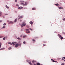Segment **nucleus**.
I'll list each match as a JSON object with an SVG mask.
<instances>
[{
	"label": "nucleus",
	"instance_id": "obj_8",
	"mask_svg": "<svg viewBox=\"0 0 65 65\" xmlns=\"http://www.w3.org/2000/svg\"><path fill=\"white\" fill-rule=\"evenodd\" d=\"M29 23H30V24H31V25H32V24H33V22H32V21H30L29 22Z\"/></svg>",
	"mask_w": 65,
	"mask_h": 65
},
{
	"label": "nucleus",
	"instance_id": "obj_36",
	"mask_svg": "<svg viewBox=\"0 0 65 65\" xmlns=\"http://www.w3.org/2000/svg\"><path fill=\"white\" fill-rule=\"evenodd\" d=\"M29 29L31 31H32V30H33V29L31 28H29Z\"/></svg>",
	"mask_w": 65,
	"mask_h": 65
},
{
	"label": "nucleus",
	"instance_id": "obj_20",
	"mask_svg": "<svg viewBox=\"0 0 65 65\" xmlns=\"http://www.w3.org/2000/svg\"><path fill=\"white\" fill-rule=\"evenodd\" d=\"M2 13V12H1V11H0V16H1V14Z\"/></svg>",
	"mask_w": 65,
	"mask_h": 65
},
{
	"label": "nucleus",
	"instance_id": "obj_51",
	"mask_svg": "<svg viewBox=\"0 0 65 65\" xmlns=\"http://www.w3.org/2000/svg\"><path fill=\"white\" fill-rule=\"evenodd\" d=\"M7 22H9V21L8 20L7 21Z\"/></svg>",
	"mask_w": 65,
	"mask_h": 65
},
{
	"label": "nucleus",
	"instance_id": "obj_2",
	"mask_svg": "<svg viewBox=\"0 0 65 65\" xmlns=\"http://www.w3.org/2000/svg\"><path fill=\"white\" fill-rule=\"evenodd\" d=\"M26 25V23L24 22H23L22 23V24L21 25V27L22 28L23 27V26H25Z\"/></svg>",
	"mask_w": 65,
	"mask_h": 65
},
{
	"label": "nucleus",
	"instance_id": "obj_41",
	"mask_svg": "<svg viewBox=\"0 0 65 65\" xmlns=\"http://www.w3.org/2000/svg\"><path fill=\"white\" fill-rule=\"evenodd\" d=\"M16 6H19V5H18V4H16Z\"/></svg>",
	"mask_w": 65,
	"mask_h": 65
},
{
	"label": "nucleus",
	"instance_id": "obj_4",
	"mask_svg": "<svg viewBox=\"0 0 65 65\" xmlns=\"http://www.w3.org/2000/svg\"><path fill=\"white\" fill-rule=\"evenodd\" d=\"M13 22L12 21H10L9 23H8V24H13Z\"/></svg>",
	"mask_w": 65,
	"mask_h": 65
},
{
	"label": "nucleus",
	"instance_id": "obj_50",
	"mask_svg": "<svg viewBox=\"0 0 65 65\" xmlns=\"http://www.w3.org/2000/svg\"><path fill=\"white\" fill-rule=\"evenodd\" d=\"M34 65H36V64H34Z\"/></svg>",
	"mask_w": 65,
	"mask_h": 65
},
{
	"label": "nucleus",
	"instance_id": "obj_23",
	"mask_svg": "<svg viewBox=\"0 0 65 65\" xmlns=\"http://www.w3.org/2000/svg\"><path fill=\"white\" fill-rule=\"evenodd\" d=\"M3 40H5V37H4V38H3Z\"/></svg>",
	"mask_w": 65,
	"mask_h": 65
},
{
	"label": "nucleus",
	"instance_id": "obj_19",
	"mask_svg": "<svg viewBox=\"0 0 65 65\" xmlns=\"http://www.w3.org/2000/svg\"><path fill=\"white\" fill-rule=\"evenodd\" d=\"M36 62V61L34 60H33L32 61V63H34V62Z\"/></svg>",
	"mask_w": 65,
	"mask_h": 65
},
{
	"label": "nucleus",
	"instance_id": "obj_40",
	"mask_svg": "<svg viewBox=\"0 0 65 65\" xmlns=\"http://www.w3.org/2000/svg\"><path fill=\"white\" fill-rule=\"evenodd\" d=\"M23 37V36H22V35L20 36V37Z\"/></svg>",
	"mask_w": 65,
	"mask_h": 65
},
{
	"label": "nucleus",
	"instance_id": "obj_35",
	"mask_svg": "<svg viewBox=\"0 0 65 65\" xmlns=\"http://www.w3.org/2000/svg\"><path fill=\"white\" fill-rule=\"evenodd\" d=\"M4 49V48H1L0 49V50H3Z\"/></svg>",
	"mask_w": 65,
	"mask_h": 65
},
{
	"label": "nucleus",
	"instance_id": "obj_55",
	"mask_svg": "<svg viewBox=\"0 0 65 65\" xmlns=\"http://www.w3.org/2000/svg\"><path fill=\"white\" fill-rule=\"evenodd\" d=\"M64 61H65V60Z\"/></svg>",
	"mask_w": 65,
	"mask_h": 65
},
{
	"label": "nucleus",
	"instance_id": "obj_11",
	"mask_svg": "<svg viewBox=\"0 0 65 65\" xmlns=\"http://www.w3.org/2000/svg\"><path fill=\"white\" fill-rule=\"evenodd\" d=\"M17 19H16L14 20V22L15 23V22H17Z\"/></svg>",
	"mask_w": 65,
	"mask_h": 65
},
{
	"label": "nucleus",
	"instance_id": "obj_21",
	"mask_svg": "<svg viewBox=\"0 0 65 65\" xmlns=\"http://www.w3.org/2000/svg\"><path fill=\"white\" fill-rule=\"evenodd\" d=\"M29 64H30V65H32V64L30 62H29Z\"/></svg>",
	"mask_w": 65,
	"mask_h": 65
},
{
	"label": "nucleus",
	"instance_id": "obj_53",
	"mask_svg": "<svg viewBox=\"0 0 65 65\" xmlns=\"http://www.w3.org/2000/svg\"><path fill=\"white\" fill-rule=\"evenodd\" d=\"M21 31H23V30L21 29Z\"/></svg>",
	"mask_w": 65,
	"mask_h": 65
},
{
	"label": "nucleus",
	"instance_id": "obj_13",
	"mask_svg": "<svg viewBox=\"0 0 65 65\" xmlns=\"http://www.w3.org/2000/svg\"><path fill=\"white\" fill-rule=\"evenodd\" d=\"M30 31H27L26 32V33H30Z\"/></svg>",
	"mask_w": 65,
	"mask_h": 65
},
{
	"label": "nucleus",
	"instance_id": "obj_25",
	"mask_svg": "<svg viewBox=\"0 0 65 65\" xmlns=\"http://www.w3.org/2000/svg\"><path fill=\"white\" fill-rule=\"evenodd\" d=\"M60 39H63V37H61L60 38Z\"/></svg>",
	"mask_w": 65,
	"mask_h": 65
},
{
	"label": "nucleus",
	"instance_id": "obj_47",
	"mask_svg": "<svg viewBox=\"0 0 65 65\" xmlns=\"http://www.w3.org/2000/svg\"><path fill=\"white\" fill-rule=\"evenodd\" d=\"M22 8H23V7H21V9H22Z\"/></svg>",
	"mask_w": 65,
	"mask_h": 65
},
{
	"label": "nucleus",
	"instance_id": "obj_45",
	"mask_svg": "<svg viewBox=\"0 0 65 65\" xmlns=\"http://www.w3.org/2000/svg\"><path fill=\"white\" fill-rule=\"evenodd\" d=\"M15 2H17V0H15Z\"/></svg>",
	"mask_w": 65,
	"mask_h": 65
},
{
	"label": "nucleus",
	"instance_id": "obj_49",
	"mask_svg": "<svg viewBox=\"0 0 65 65\" xmlns=\"http://www.w3.org/2000/svg\"><path fill=\"white\" fill-rule=\"evenodd\" d=\"M43 46H45V44H43Z\"/></svg>",
	"mask_w": 65,
	"mask_h": 65
},
{
	"label": "nucleus",
	"instance_id": "obj_28",
	"mask_svg": "<svg viewBox=\"0 0 65 65\" xmlns=\"http://www.w3.org/2000/svg\"><path fill=\"white\" fill-rule=\"evenodd\" d=\"M26 31H29V29H26Z\"/></svg>",
	"mask_w": 65,
	"mask_h": 65
},
{
	"label": "nucleus",
	"instance_id": "obj_15",
	"mask_svg": "<svg viewBox=\"0 0 65 65\" xmlns=\"http://www.w3.org/2000/svg\"><path fill=\"white\" fill-rule=\"evenodd\" d=\"M8 44H10V45H12V43L11 42H8Z\"/></svg>",
	"mask_w": 65,
	"mask_h": 65
},
{
	"label": "nucleus",
	"instance_id": "obj_7",
	"mask_svg": "<svg viewBox=\"0 0 65 65\" xmlns=\"http://www.w3.org/2000/svg\"><path fill=\"white\" fill-rule=\"evenodd\" d=\"M23 18V16H20V17L19 18V19H18L19 20H20V19L21 18Z\"/></svg>",
	"mask_w": 65,
	"mask_h": 65
},
{
	"label": "nucleus",
	"instance_id": "obj_9",
	"mask_svg": "<svg viewBox=\"0 0 65 65\" xmlns=\"http://www.w3.org/2000/svg\"><path fill=\"white\" fill-rule=\"evenodd\" d=\"M55 5H56V6H59V4H55Z\"/></svg>",
	"mask_w": 65,
	"mask_h": 65
},
{
	"label": "nucleus",
	"instance_id": "obj_38",
	"mask_svg": "<svg viewBox=\"0 0 65 65\" xmlns=\"http://www.w3.org/2000/svg\"><path fill=\"white\" fill-rule=\"evenodd\" d=\"M62 33H63V34H65V32H62Z\"/></svg>",
	"mask_w": 65,
	"mask_h": 65
},
{
	"label": "nucleus",
	"instance_id": "obj_27",
	"mask_svg": "<svg viewBox=\"0 0 65 65\" xmlns=\"http://www.w3.org/2000/svg\"><path fill=\"white\" fill-rule=\"evenodd\" d=\"M26 27H27V28H28L29 27V26L28 25H26Z\"/></svg>",
	"mask_w": 65,
	"mask_h": 65
},
{
	"label": "nucleus",
	"instance_id": "obj_52",
	"mask_svg": "<svg viewBox=\"0 0 65 65\" xmlns=\"http://www.w3.org/2000/svg\"><path fill=\"white\" fill-rule=\"evenodd\" d=\"M7 14H6V15H7Z\"/></svg>",
	"mask_w": 65,
	"mask_h": 65
},
{
	"label": "nucleus",
	"instance_id": "obj_31",
	"mask_svg": "<svg viewBox=\"0 0 65 65\" xmlns=\"http://www.w3.org/2000/svg\"><path fill=\"white\" fill-rule=\"evenodd\" d=\"M23 43H24V44H25L26 43V42L25 41H24L23 42Z\"/></svg>",
	"mask_w": 65,
	"mask_h": 65
},
{
	"label": "nucleus",
	"instance_id": "obj_14",
	"mask_svg": "<svg viewBox=\"0 0 65 65\" xmlns=\"http://www.w3.org/2000/svg\"><path fill=\"white\" fill-rule=\"evenodd\" d=\"M58 36L59 37H62V36H61V35H60L58 34Z\"/></svg>",
	"mask_w": 65,
	"mask_h": 65
},
{
	"label": "nucleus",
	"instance_id": "obj_44",
	"mask_svg": "<svg viewBox=\"0 0 65 65\" xmlns=\"http://www.w3.org/2000/svg\"><path fill=\"white\" fill-rule=\"evenodd\" d=\"M2 20H0V23H1V22H2Z\"/></svg>",
	"mask_w": 65,
	"mask_h": 65
},
{
	"label": "nucleus",
	"instance_id": "obj_12",
	"mask_svg": "<svg viewBox=\"0 0 65 65\" xmlns=\"http://www.w3.org/2000/svg\"><path fill=\"white\" fill-rule=\"evenodd\" d=\"M37 65H40V63L39 62H38L37 63Z\"/></svg>",
	"mask_w": 65,
	"mask_h": 65
},
{
	"label": "nucleus",
	"instance_id": "obj_37",
	"mask_svg": "<svg viewBox=\"0 0 65 65\" xmlns=\"http://www.w3.org/2000/svg\"><path fill=\"white\" fill-rule=\"evenodd\" d=\"M32 41H35V40L34 39H33L32 40Z\"/></svg>",
	"mask_w": 65,
	"mask_h": 65
},
{
	"label": "nucleus",
	"instance_id": "obj_6",
	"mask_svg": "<svg viewBox=\"0 0 65 65\" xmlns=\"http://www.w3.org/2000/svg\"><path fill=\"white\" fill-rule=\"evenodd\" d=\"M51 60L52 61V62H55V63L57 62V61H55L54 59H51Z\"/></svg>",
	"mask_w": 65,
	"mask_h": 65
},
{
	"label": "nucleus",
	"instance_id": "obj_48",
	"mask_svg": "<svg viewBox=\"0 0 65 65\" xmlns=\"http://www.w3.org/2000/svg\"><path fill=\"white\" fill-rule=\"evenodd\" d=\"M63 58L65 59V57H63Z\"/></svg>",
	"mask_w": 65,
	"mask_h": 65
},
{
	"label": "nucleus",
	"instance_id": "obj_30",
	"mask_svg": "<svg viewBox=\"0 0 65 65\" xmlns=\"http://www.w3.org/2000/svg\"><path fill=\"white\" fill-rule=\"evenodd\" d=\"M5 28V26H4L3 27V28Z\"/></svg>",
	"mask_w": 65,
	"mask_h": 65
},
{
	"label": "nucleus",
	"instance_id": "obj_5",
	"mask_svg": "<svg viewBox=\"0 0 65 65\" xmlns=\"http://www.w3.org/2000/svg\"><path fill=\"white\" fill-rule=\"evenodd\" d=\"M12 43L13 45H15V44H14V43H17V42H12Z\"/></svg>",
	"mask_w": 65,
	"mask_h": 65
},
{
	"label": "nucleus",
	"instance_id": "obj_54",
	"mask_svg": "<svg viewBox=\"0 0 65 65\" xmlns=\"http://www.w3.org/2000/svg\"><path fill=\"white\" fill-rule=\"evenodd\" d=\"M3 18H4V16H3Z\"/></svg>",
	"mask_w": 65,
	"mask_h": 65
},
{
	"label": "nucleus",
	"instance_id": "obj_33",
	"mask_svg": "<svg viewBox=\"0 0 65 65\" xmlns=\"http://www.w3.org/2000/svg\"><path fill=\"white\" fill-rule=\"evenodd\" d=\"M62 20H63V21H65V18L63 19H62Z\"/></svg>",
	"mask_w": 65,
	"mask_h": 65
},
{
	"label": "nucleus",
	"instance_id": "obj_42",
	"mask_svg": "<svg viewBox=\"0 0 65 65\" xmlns=\"http://www.w3.org/2000/svg\"><path fill=\"white\" fill-rule=\"evenodd\" d=\"M21 45H22V44H19V46H21Z\"/></svg>",
	"mask_w": 65,
	"mask_h": 65
},
{
	"label": "nucleus",
	"instance_id": "obj_1",
	"mask_svg": "<svg viewBox=\"0 0 65 65\" xmlns=\"http://www.w3.org/2000/svg\"><path fill=\"white\" fill-rule=\"evenodd\" d=\"M25 4H24L23 3H21V5H23V6H26L27 5V2H25Z\"/></svg>",
	"mask_w": 65,
	"mask_h": 65
},
{
	"label": "nucleus",
	"instance_id": "obj_43",
	"mask_svg": "<svg viewBox=\"0 0 65 65\" xmlns=\"http://www.w3.org/2000/svg\"><path fill=\"white\" fill-rule=\"evenodd\" d=\"M64 65V64L63 63H62L61 64V65Z\"/></svg>",
	"mask_w": 65,
	"mask_h": 65
},
{
	"label": "nucleus",
	"instance_id": "obj_39",
	"mask_svg": "<svg viewBox=\"0 0 65 65\" xmlns=\"http://www.w3.org/2000/svg\"><path fill=\"white\" fill-rule=\"evenodd\" d=\"M18 9H21V7H19Z\"/></svg>",
	"mask_w": 65,
	"mask_h": 65
},
{
	"label": "nucleus",
	"instance_id": "obj_17",
	"mask_svg": "<svg viewBox=\"0 0 65 65\" xmlns=\"http://www.w3.org/2000/svg\"><path fill=\"white\" fill-rule=\"evenodd\" d=\"M26 37V35H25L24 36H23V38H25V37Z\"/></svg>",
	"mask_w": 65,
	"mask_h": 65
},
{
	"label": "nucleus",
	"instance_id": "obj_16",
	"mask_svg": "<svg viewBox=\"0 0 65 65\" xmlns=\"http://www.w3.org/2000/svg\"><path fill=\"white\" fill-rule=\"evenodd\" d=\"M6 8H8V9L9 8V7L7 6V5L6 6Z\"/></svg>",
	"mask_w": 65,
	"mask_h": 65
},
{
	"label": "nucleus",
	"instance_id": "obj_29",
	"mask_svg": "<svg viewBox=\"0 0 65 65\" xmlns=\"http://www.w3.org/2000/svg\"><path fill=\"white\" fill-rule=\"evenodd\" d=\"M20 2H24V1H20Z\"/></svg>",
	"mask_w": 65,
	"mask_h": 65
},
{
	"label": "nucleus",
	"instance_id": "obj_32",
	"mask_svg": "<svg viewBox=\"0 0 65 65\" xmlns=\"http://www.w3.org/2000/svg\"><path fill=\"white\" fill-rule=\"evenodd\" d=\"M62 60H64V59H63V57L62 58Z\"/></svg>",
	"mask_w": 65,
	"mask_h": 65
},
{
	"label": "nucleus",
	"instance_id": "obj_26",
	"mask_svg": "<svg viewBox=\"0 0 65 65\" xmlns=\"http://www.w3.org/2000/svg\"><path fill=\"white\" fill-rule=\"evenodd\" d=\"M19 40H20V39H21V38H20L18 37V38H17Z\"/></svg>",
	"mask_w": 65,
	"mask_h": 65
},
{
	"label": "nucleus",
	"instance_id": "obj_18",
	"mask_svg": "<svg viewBox=\"0 0 65 65\" xmlns=\"http://www.w3.org/2000/svg\"><path fill=\"white\" fill-rule=\"evenodd\" d=\"M35 9H36V8H32V10H35Z\"/></svg>",
	"mask_w": 65,
	"mask_h": 65
},
{
	"label": "nucleus",
	"instance_id": "obj_34",
	"mask_svg": "<svg viewBox=\"0 0 65 65\" xmlns=\"http://www.w3.org/2000/svg\"><path fill=\"white\" fill-rule=\"evenodd\" d=\"M3 25H4V26H5V25H6V23H4V24H3Z\"/></svg>",
	"mask_w": 65,
	"mask_h": 65
},
{
	"label": "nucleus",
	"instance_id": "obj_46",
	"mask_svg": "<svg viewBox=\"0 0 65 65\" xmlns=\"http://www.w3.org/2000/svg\"><path fill=\"white\" fill-rule=\"evenodd\" d=\"M22 20H20V22H22Z\"/></svg>",
	"mask_w": 65,
	"mask_h": 65
},
{
	"label": "nucleus",
	"instance_id": "obj_3",
	"mask_svg": "<svg viewBox=\"0 0 65 65\" xmlns=\"http://www.w3.org/2000/svg\"><path fill=\"white\" fill-rule=\"evenodd\" d=\"M19 44L18 43H17L15 45V47H18L19 46Z\"/></svg>",
	"mask_w": 65,
	"mask_h": 65
},
{
	"label": "nucleus",
	"instance_id": "obj_10",
	"mask_svg": "<svg viewBox=\"0 0 65 65\" xmlns=\"http://www.w3.org/2000/svg\"><path fill=\"white\" fill-rule=\"evenodd\" d=\"M58 8H59V9H63V7H58Z\"/></svg>",
	"mask_w": 65,
	"mask_h": 65
},
{
	"label": "nucleus",
	"instance_id": "obj_22",
	"mask_svg": "<svg viewBox=\"0 0 65 65\" xmlns=\"http://www.w3.org/2000/svg\"><path fill=\"white\" fill-rule=\"evenodd\" d=\"M11 47H10L8 48V49H9V50H11Z\"/></svg>",
	"mask_w": 65,
	"mask_h": 65
},
{
	"label": "nucleus",
	"instance_id": "obj_24",
	"mask_svg": "<svg viewBox=\"0 0 65 65\" xmlns=\"http://www.w3.org/2000/svg\"><path fill=\"white\" fill-rule=\"evenodd\" d=\"M1 42H0V48H1Z\"/></svg>",
	"mask_w": 65,
	"mask_h": 65
}]
</instances>
